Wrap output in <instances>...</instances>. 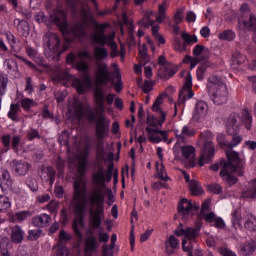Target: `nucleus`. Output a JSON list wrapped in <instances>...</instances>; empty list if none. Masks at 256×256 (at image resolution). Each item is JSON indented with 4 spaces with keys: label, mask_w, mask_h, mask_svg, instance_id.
Listing matches in <instances>:
<instances>
[{
    "label": "nucleus",
    "mask_w": 256,
    "mask_h": 256,
    "mask_svg": "<svg viewBox=\"0 0 256 256\" xmlns=\"http://www.w3.org/2000/svg\"><path fill=\"white\" fill-rule=\"evenodd\" d=\"M19 145H21V135L15 134L12 137L11 147L14 151H19Z\"/></svg>",
    "instance_id": "obj_55"
},
{
    "label": "nucleus",
    "mask_w": 256,
    "mask_h": 256,
    "mask_svg": "<svg viewBox=\"0 0 256 256\" xmlns=\"http://www.w3.org/2000/svg\"><path fill=\"white\" fill-rule=\"evenodd\" d=\"M59 241L60 243H67V241H70L71 239V234H68L67 232H65V230H61L59 232Z\"/></svg>",
    "instance_id": "obj_59"
},
{
    "label": "nucleus",
    "mask_w": 256,
    "mask_h": 256,
    "mask_svg": "<svg viewBox=\"0 0 256 256\" xmlns=\"http://www.w3.org/2000/svg\"><path fill=\"white\" fill-rule=\"evenodd\" d=\"M11 208V201L7 196H0V211H7Z\"/></svg>",
    "instance_id": "obj_48"
},
{
    "label": "nucleus",
    "mask_w": 256,
    "mask_h": 256,
    "mask_svg": "<svg viewBox=\"0 0 256 256\" xmlns=\"http://www.w3.org/2000/svg\"><path fill=\"white\" fill-rule=\"evenodd\" d=\"M102 249V256H113V249H115V246L104 244Z\"/></svg>",
    "instance_id": "obj_58"
},
{
    "label": "nucleus",
    "mask_w": 256,
    "mask_h": 256,
    "mask_svg": "<svg viewBox=\"0 0 256 256\" xmlns=\"http://www.w3.org/2000/svg\"><path fill=\"white\" fill-rule=\"evenodd\" d=\"M241 213H239V211H234V213L232 214V225L235 229H241Z\"/></svg>",
    "instance_id": "obj_42"
},
{
    "label": "nucleus",
    "mask_w": 256,
    "mask_h": 256,
    "mask_svg": "<svg viewBox=\"0 0 256 256\" xmlns=\"http://www.w3.org/2000/svg\"><path fill=\"white\" fill-rule=\"evenodd\" d=\"M21 111V106L19 104H11L10 110L8 112V117L12 121H15L16 123L19 122V116L18 113Z\"/></svg>",
    "instance_id": "obj_32"
},
{
    "label": "nucleus",
    "mask_w": 256,
    "mask_h": 256,
    "mask_svg": "<svg viewBox=\"0 0 256 256\" xmlns=\"http://www.w3.org/2000/svg\"><path fill=\"white\" fill-rule=\"evenodd\" d=\"M166 252L168 255L175 253L174 249H179V240L171 235L168 241L165 242Z\"/></svg>",
    "instance_id": "obj_30"
},
{
    "label": "nucleus",
    "mask_w": 256,
    "mask_h": 256,
    "mask_svg": "<svg viewBox=\"0 0 256 256\" xmlns=\"http://www.w3.org/2000/svg\"><path fill=\"white\" fill-rule=\"evenodd\" d=\"M140 63L145 66L149 63V55L147 54V46L145 44L139 46Z\"/></svg>",
    "instance_id": "obj_37"
},
{
    "label": "nucleus",
    "mask_w": 256,
    "mask_h": 256,
    "mask_svg": "<svg viewBox=\"0 0 256 256\" xmlns=\"http://www.w3.org/2000/svg\"><path fill=\"white\" fill-rule=\"evenodd\" d=\"M241 141H243V138H241V136H239L238 134H234L231 141L226 142V147H228L229 149H233V147H237V145H239Z\"/></svg>",
    "instance_id": "obj_45"
},
{
    "label": "nucleus",
    "mask_w": 256,
    "mask_h": 256,
    "mask_svg": "<svg viewBox=\"0 0 256 256\" xmlns=\"http://www.w3.org/2000/svg\"><path fill=\"white\" fill-rule=\"evenodd\" d=\"M93 182L99 187H105V170L99 168L96 173L93 174Z\"/></svg>",
    "instance_id": "obj_31"
},
{
    "label": "nucleus",
    "mask_w": 256,
    "mask_h": 256,
    "mask_svg": "<svg viewBox=\"0 0 256 256\" xmlns=\"http://www.w3.org/2000/svg\"><path fill=\"white\" fill-rule=\"evenodd\" d=\"M219 253L223 256H237V254H235L233 251L229 250V248L226 247L219 248Z\"/></svg>",
    "instance_id": "obj_63"
},
{
    "label": "nucleus",
    "mask_w": 256,
    "mask_h": 256,
    "mask_svg": "<svg viewBox=\"0 0 256 256\" xmlns=\"http://www.w3.org/2000/svg\"><path fill=\"white\" fill-rule=\"evenodd\" d=\"M207 113H209V106H207V103L198 101L193 112L194 121H202V119L207 117Z\"/></svg>",
    "instance_id": "obj_17"
},
{
    "label": "nucleus",
    "mask_w": 256,
    "mask_h": 256,
    "mask_svg": "<svg viewBox=\"0 0 256 256\" xmlns=\"http://www.w3.org/2000/svg\"><path fill=\"white\" fill-rule=\"evenodd\" d=\"M181 144L182 143H179L178 153H175L173 150L175 157H179V154L182 153L185 159H193V157H195V147L191 145L183 146Z\"/></svg>",
    "instance_id": "obj_22"
},
{
    "label": "nucleus",
    "mask_w": 256,
    "mask_h": 256,
    "mask_svg": "<svg viewBox=\"0 0 256 256\" xmlns=\"http://www.w3.org/2000/svg\"><path fill=\"white\" fill-rule=\"evenodd\" d=\"M51 224V216L49 214H40L32 218L34 227H49Z\"/></svg>",
    "instance_id": "obj_24"
},
{
    "label": "nucleus",
    "mask_w": 256,
    "mask_h": 256,
    "mask_svg": "<svg viewBox=\"0 0 256 256\" xmlns=\"http://www.w3.org/2000/svg\"><path fill=\"white\" fill-rule=\"evenodd\" d=\"M11 170L15 175H18V177H23L27 173H29L30 165L29 163L23 161V160H12L10 163Z\"/></svg>",
    "instance_id": "obj_16"
},
{
    "label": "nucleus",
    "mask_w": 256,
    "mask_h": 256,
    "mask_svg": "<svg viewBox=\"0 0 256 256\" xmlns=\"http://www.w3.org/2000/svg\"><path fill=\"white\" fill-rule=\"evenodd\" d=\"M115 32L108 33V36H103L102 34H96L94 36L95 41L97 42V45H108L111 49V57H117V43L115 42Z\"/></svg>",
    "instance_id": "obj_12"
},
{
    "label": "nucleus",
    "mask_w": 256,
    "mask_h": 256,
    "mask_svg": "<svg viewBox=\"0 0 256 256\" xmlns=\"http://www.w3.org/2000/svg\"><path fill=\"white\" fill-rule=\"evenodd\" d=\"M41 233H43V230L41 229H34L28 231V239L29 241H37L41 237Z\"/></svg>",
    "instance_id": "obj_49"
},
{
    "label": "nucleus",
    "mask_w": 256,
    "mask_h": 256,
    "mask_svg": "<svg viewBox=\"0 0 256 256\" xmlns=\"http://www.w3.org/2000/svg\"><path fill=\"white\" fill-rule=\"evenodd\" d=\"M47 209L48 211H50V213H56L57 209H59V202L57 201H51L48 205H47Z\"/></svg>",
    "instance_id": "obj_62"
},
{
    "label": "nucleus",
    "mask_w": 256,
    "mask_h": 256,
    "mask_svg": "<svg viewBox=\"0 0 256 256\" xmlns=\"http://www.w3.org/2000/svg\"><path fill=\"white\" fill-rule=\"evenodd\" d=\"M69 255V251L65 246H59L57 250V256H67Z\"/></svg>",
    "instance_id": "obj_64"
},
{
    "label": "nucleus",
    "mask_w": 256,
    "mask_h": 256,
    "mask_svg": "<svg viewBox=\"0 0 256 256\" xmlns=\"http://www.w3.org/2000/svg\"><path fill=\"white\" fill-rule=\"evenodd\" d=\"M242 120L241 116L238 113H232L226 123L227 133L229 135H235L237 133V129H239V125H241V121L244 123L246 129H251V123L253 121V117L247 110L242 111Z\"/></svg>",
    "instance_id": "obj_9"
},
{
    "label": "nucleus",
    "mask_w": 256,
    "mask_h": 256,
    "mask_svg": "<svg viewBox=\"0 0 256 256\" xmlns=\"http://www.w3.org/2000/svg\"><path fill=\"white\" fill-rule=\"evenodd\" d=\"M256 250V242L255 240H250L241 245L240 251L244 256H251L255 253Z\"/></svg>",
    "instance_id": "obj_27"
},
{
    "label": "nucleus",
    "mask_w": 256,
    "mask_h": 256,
    "mask_svg": "<svg viewBox=\"0 0 256 256\" xmlns=\"http://www.w3.org/2000/svg\"><path fill=\"white\" fill-rule=\"evenodd\" d=\"M72 145V149L69 146L67 147L69 163L77 165L78 173L74 181V197L71 203V208L76 215L72 227L78 241L81 242L83 241V234L81 233V229H83V215L89 209V202L91 204L89 212L90 223L94 229L101 227V223L105 219V208L103 207L105 194H103V190L99 186H96L90 191L89 197H87L85 194V179L83 178L87 169V150L81 147V138H78L77 135L72 138Z\"/></svg>",
    "instance_id": "obj_1"
},
{
    "label": "nucleus",
    "mask_w": 256,
    "mask_h": 256,
    "mask_svg": "<svg viewBox=\"0 0 256 256\" xmlns=\"http://www.w3.org/2000/svg\"><path fill=\"white\" fill-rule=\"evenodd\" d=\"M26 185L29 187L30 190L33 192L39 190V185L37 184V180H35L33 177H28L26 179Z\"/></svg>",
    "instance_id": "obj_53"
},
{
    "label": "nucleus",
    "mask_w": 256,
    "mask_h": 256,
    "mask_svg": "<svg viewBox=\"0 0 256 256\" xmlns=\"http://www.w3.org/2000/svg\"><path fill=\"white\" fill-rule=\"evenodd\" d=\"M109 57L107 48L96 46L94 48V59L96 61V69L94 71L95 81L98 85H107L111 81V72H109V66L107 63H101Z\"/></svg>",
    "instance_id": "obj_5"
},
{
    "label": "nucleus",
    "mask_w": 256,
    "mask_h": 256,
    "mask_svg": "<svg viewBox=\"0 0 256 256\" xmlns=\"http://www.w3.org/2000/svg\"><path fill=\"white\" fill-rule=\"evenodd\" d=\"M34 105H35V100L31 98H23L21 100V107L22 109H24V111H29V109H31V107H33Z\"/></svg>",
    "instance_id": "obj_50"
},
{
    "label": "nucleus",
    "mask_w": 256,
    "mask_h": 256,
    "mask_svg": "<svg viewBox=\"0 0 256 256\" xmlns=\"http://www.w3.org/2000/svg\"><path fill=\"white\" fill-rule=\"evenodd\" d=\"M146 131L148 132V139L152 143H161L163 139L167 141V132L163 130H157L153 128H146ZM162 137V138H161Z\"/></svg>",
    "instance_id": "obj_20"
},
{
    "label": "nucleus",
    "mask_w": 256,
    "mask_h": 256,
    "mask_svg": "<svg viewBox=\"0 0 256 256\" xmlns=\"http://www.w3.org/2000/svg\"><path fill=\"white\" fill-rule=\"evenodd\" d=\"M25 89L24 91L28 94V95H32L33 91H35V88L33 87V79L31 77H26L25 79Z\"/></svg>",
    "instance_id": "obj_51"
},
{
    "label": "nucleus",
    "mask_w": 256,
    "mask_h": 256,
    "mask_svg": "<svg viewBox=\"0 0 256 256\" xmlns=\"http://www.w3.org/2000/svg\"><path fill=\"white\" fill-rule=\"evenodd\" d=\"M207 89L209 97L214 105H223L227 103V99H229V91L221 77L216 75L210 76L207 83Z\"/></svg>",
    "instance_id": "obj_6"
},
{
    "label": "nucleus",
    "mask_w": 256,
    "mask_h": 256,
    "mask_svg": "<svg viewBox=\"0 0 256 256\" xmlns=\"http://www.w3.org/2000/svg\"><path fill=\"white\" fill-rule=\"evenodd\" d=\"M31 216V212L29 211H23V212H18L14 215V219L16 221H25V219H27V217H30Z\"/></svg>",
    "instance_id": "obj_57"
},
{
    "label": "nucleus",
    "mask_w": 256,
    "mask_h": 256,
    "mask_svg": "<svg viewBox=\"0 0 256 256\" xmlns=\"http://www.w3.org/2000/svg\"><path fill=\"white\" fill-rule=\"evenodd\" d=\"M25 239V231L19 226L16 225L11 228V242L18 245L19 243H23Z\"/></svg>",
    "instance_id": "obj_23"
},
{
    "label": "nucleus",
    "mask_w": 256,
    "mask_h": 256,
    "mask_svg": "<svg viewBox=\"0 0 256 256\" xmlns=\"http://www.w3.org/2000/svg\"><path fill=\"white\" fill-rule=\"evenodd\" d=\"M246 59L247 58L245 57V55L241 54V52H235L232 55L233 65H243V63H245Z\"/></svg>",
    "instance_id": "obj_41"
},
{
    "label": "nucleus",
    "mask_w": 256,
    "mask_h": 256,
    "mask_svg": "<svg viewBox=\"0 0 256 256\" xmlns=\"http://www.w3.org/2000/svg\"><path fill=\"white\" fill-rule=\"evenodd\" d=\"M26 138L28 141H33L35 139H41V135L39 134V131L35 128H30L26 133Z\"/></svg>",
    "instance_id": "obj_47"
},
{
    "label": "nucleus",
    "mask_w": 256,
    "mask_h": 256,
    "mask_svg": "<svg viewBox=\"0 0 256 256\" xmlns=\"http://www.w3.org/2000/svg\"><path fill=\"white\" fill-rule=\"evenodd\" d=\"M9 79L7 76L1 75L0 76V95H5L7 93V83Z\"/></svg>",
    "instance_id": "obj_52"
},
{
    "label": "nucleus",
    "mask_w": 256,
    "mask_h": 256,
    "mask_svg": "<svg viewBox=\"0 0 256 256\" xmlns=\"http://www.w3.org/2000/svg\"><path fill=\"white\" fill-rule=\"evenodd\" d=\"M109 133V123L105 121V116L100 115L96 122V135L98 139H105Z\"/></svg>",
    "instance_id": "obj_18"
},
{
    "label": "nucleus",
    "mask_w": 256,
    "mask_h": 256,
    "mask_svg": "<svg viewBox=\"0 0 256 256\" xmlns=\"http://www.w3.org/2000/svg\"><path fill=\"white\" fill-rule=\"evenodd\" d=\"M43 41L44 53L49 59H56V57H59V55H61L63 51H67V47H64L63 51L59 49V46L61 45V40L59 39V36L53 32L46 33Z\"/></svg>",
    "instance_id": "obj_8"
},
{
    "label": "nucleus",
    "mask_w": 256,
    "mask_h": 256,
    "mask_svg": "<svg viewBox=\"0 0 256 256\" xmlns=\"http://www.w3.org/2000/svg\"><path fill=\"white\" fill-rule=\"evenodd\" d=\"M205 221L208 223H214L216 229H225V221L221 217H216L214 212H209L204 215Z\"/></svg>",
    "instance_id": "obj_25"
},
{
    "label": "nucleus",
    "mask_w": 256,
    "mask_h": 256,
    "mask_svg": "<svg viewBox=\"0 0 256 256\" xmlns=\"http://www.w3.org/2000/svg\"><path fill=\"white\" fill-rule=\"evenodd\" d=\"M193 55L194 57H200L201 55V61H207L209 59V49L205 48V46L197 44L193 49Z\"/></svg>",
    "instance_id": "obj_29"
},
{
    "label": "nucleus",
    "mask_w": 256,
    "mask_h": 256,
    "mask_svg": "<svg viewBox=\"0 0 256 256\" xmlns=\"http://www.w3.org/2000/svg\"><path fill=\"white\" fill-rule=\"evenodd\" d=\"M244 227L245 229H248V231H256V217L252 214H248L246 216Z\"/></svg>",
    "instance_id": "obj_36"
},
{
    "label": "nucleus",
    "mask_w": 256,
    "mask_h": 256,
    "mask_svg": "<svg viewBox=\"0 0 256 256\" xmlns=\"http://www.w3.org/2000/svg\"><path fill=\"white\" fill-rule=\"evenodd\" d=\"M46 175H48V179H50V183L55 181V168L48 166L46 169Z\"/></svg>",
    "instance_id": "obj_61"
},
{
    "label": "nucleus",
    "mask_w": 256,
    "mask_h": 256,
    "mask_svg": "<svg viewBox=\"0 0 256 256\" xmlns=\"http://www.w3.org/2000/svg\"><path fill=\"white\" fill-rule=\"evenodd\" d=\"M162 104H163V97L158 96L152 106V111H154V113H158L159 120L157 121V119H155V116H151V115L147 116V123L151 127H157V129H159V127H163V124L167 119V113H165L161 108Z\"/></svg>",
    "instance_id": "obj_11"
},
{
    "label": "nucleus",
    "mask_w": 256,
    "mask_h": 256,
    "mask_svg": "<svg viewBox=\"0 0 256 256\" xmlns=\"http://www.w3.org/2000/svg\"><path fill=\"white\" fill-rule=\"evenodd\" d=\"M200 142L203 145L200 158L198 160L199 166L203 167L205 163H211V159L215 157V145L213 144V133L204 131L200 135Z\"/></svg>",
    "instance_id": "obj_7"
},
{
    "label": "nucleus",
    "mask_w": 256,
    "mask_h": 256,
    "mask_svg": "<svg viewBox=\"0 0 256 256\" xmlns=\"http://www.w3.org/2000/svg\"><path fill=\"white\" fill-rule=\"evenodd\" d=\"M156 171H157V177L161 181H169V176L165 171V165H163V163H159V162L156 163Z\"/></svg>",
    "instance_id": "obj_35"
},
{
    "label": "nucleus",
    "mask_w": 256,
    "mask_h": 256,
    "mask_svg": "<svg viewBox=\"0 0 256 256\" xmlns=\"http://www.w3.org/2000/svg\"><path fill=\"white\" fill-rule=\"evenodd\" d=\"M167 3L164 2L163 4H160L158 7V16L156 17L157 23H163L165 19H167Z\"/></svg>",
    "instance_id": "obj_34"
},
{
    "label": "nucleus",
    "mask_w": 256,
    "mask_h": 256,
    "mask_svg": "<svg viewBox=\"0 0 256 256\" xmlns=\"http://www.w3.org/2000/svg\"><path fill=\"white\" fill-rule=\"evenodd\" d=\"M181 37L184 43L181 42V39L177 37L174 38V42H173V47L175 51H177L178 53H183V51H187V45H193V43H197V41H199L197 39V36L195 35L191 36L187 32H182Z\"/></svg>",
    "instance_id": "obj_13"
},
{
    "label": "nucleus",
    "mask_w": 256,
    "mask_h": 256,
    "mask_svg": "<svg viewBox=\"0 0 256 256\" xmlns=\"http://www.w3.org/2000/svg\"><path fill=\"white\" fill-rule=\"evenodd\" d=\"M26 53L30 59H33V61H37V59H39V52L31 46L26 47Z\"/></svg>",
    "instance_id": "obj_54"
},
{
    "label": "nucleus",
    "mask_w": 256,
    "mask_h": 256,
    "mask_svg": "<svg viewBox=\"0 0 256 256\" xmlns=\"http://www.w3.org/2000/svg\"><path fill=\"white\" fill-rule=\"evenodd\" d=\"M189 189L192 195L197 196L201 195L203 189L201 188V185H199V182L192 180L189 183Z\"/></svg>",
    "instance_id": "obj_40"
},
{
    "label": "nucleus",
    "mask_w": 256,
    "mask_h": 256,
    "mask_svg": "<svg viewBox=\"0 0 256 256\" xmlns=\"http://www.w3.org/2000/svg\"><path fill=\"white\" fill-rule=\"evenodd\" d=\"M139 25H141V27H146V28L154 27L155 20L151 18H148V20L143 18L142 20L139 21Z\"/></svg>",
    "instance_id": "obj_60"
},
{
    "label": "nucleus",
    "mask_w": 256,
    "mask_h": 256,
    "mask_svg": "<svg viewBox=\"0 0 256 256\" xmlns=\"http://www.w3.org/2000/svg\"><path fill=\"white\" fill-rule=\"evenodd\" d=\"M58 142L64 147H69V132L65 130L62 131V133L58 137Z\"/></svg>",
    "instance_id": "obj_46"
},
{
    "label": "nucleus",
    "mask_w": 256,
    "mask_h": 256,
    "mask_svg": "<svg viewBox=\"0 0 256 256\" xmlns=\"http://www.w3.org/2000/svg\"><path fill=\"white\" fill-rule=\"evenodd\" d=\"M13 185V180L11 179V173H9V170L2 169L1 175H0V188L2 191H9L11 189V186Z\"/></svg>",
    "instance_id": "obj_21"
},
{
    "label": "nucleus",
    "mask_w": 256,
    "mask_h": 256,
    "mask_svg": "<svg viewBox=\"0 0 256 256\" xmlns=\"http://www.w3.org/2000/svg\"><path fill=\"white\" fill-rule=\"evenodd\" d=\"M174 133L176 135L177 142L173 147V151L174 153H179V143H187L189 137H193L196 132L192 127L185 125L182 127L181 131L176 129L174 130Z\"/></svg>",
    "instance_id": "obj_14"
},
{
    "label": "nucleus",
    "mask_w": 256,
    "mask_h": 256,
    "mask_svg": "<svg viewBox=\"0 0 256 256\" xmlns=\"http://www.w3.org/2000/svg\"><path fill=\"white\" fill-rule=\"evenodd\" d=\"M219 39L222 41H233L235 39V33L231 30H225L218 35Z\"/></svg>",
    "instance_id": "obj_43"
},
{
    "label": "nucleus",
    "mask_w": 256,
    "mask_h": 256,
    "mask_svg": "<svg viewBox=\"0 0 256 256\" xmlns=\"http://www.w3.org/2000/svg\"><path fill=\"white\" fill-rule=\"evenodd\" d=\"M107 27H109L108 23L100 24L98 26V29L90 37L92 43H95L97 45V40H95L96 35H101L102 34L103 37H109V34H105V29H107Z\"/></svg>",
    "instance_id": "obj_33"
},
{
    "label": "nucleus",
    "mask_w": 256,
    "mask_h": 256,
    "mask_svg": "<svg viewBox=\"0 0 256 256\" xmlns=\"http://www.w3.org/2000/svg\"><path fill=\"white\" fill-rule=\"evenodd\" d=\"M208 191H210V193H214L215 195H219L221 193H223V187H221L220 184H211L208 186Z\"/></svg>",
    "instance_id": "obj_56"
},
{
    "label": "nucleus",
    "mask_w": 256,
    "mask_h": 256,
    "mask_svg": "<svg viewBox=\"0 0 256 256\" xmlns=\"http://www.w3.org/2000/svg\"><path fill=\"white\" fill-rule=\"evenodd\" d=\"M85 59H91V54L87 51H80L77 54L71 52L66 57L67 65H71L73 69L84 74L82 80L74 79L73 81V87H75L76 91L80 94L85 93V91L93 87V80H91V77H89V73L87 72L89 71V65H87Z\"/></svg>",
    "instance_id": "obj_2"
},
{
    "label": "nucleus",
    "mask_w": 256,
    "mask_h": 256,
    "mask_svg": "<svg viewBox=\"0 0 256 256\" xmlns=\"http://www.w3.org/2000/svg\"><path fill=\"white\" fill-rule=\"evenodd\" d=\"M193 77L191 76V73H188L185 79V83L183 88L180 91L179 97H178V105H183L187 99H191L193 95Z\"/></svg>",
    "instance_id": "obj_15"
},
{
    "label": "nucleus",
    "mask_w": 256,
    "mask_h": 256,
    "mask_svg": "<svg viewBox=\"0 0 256 256\" xmlns=\"http://www.w3.org/2000/svg\"><path fill=\"white\" fill-rule=\"evenodd\" d=\"M0 255L1 256H10L9 253V239L4 237L0 240Z\"/></svg>",
    "instance_id": "obj_38"
},
{
    "label": "nucleus",
    "mask_w": 256,
    "mask_h": 256,
    "mask_svg": "<svg viewBox=\"0 0 256 256\" xmlns=\"http://www.w3.org/2000/svg\"><path fill=\"white\" fill-rule=\"evenodd\" d=\"M228 161H222V170L220 171V177L227 183V185H235L237 183V177L231 173H236L239 177H243L245 173V161L239 157V153L234 151L233 148H229L226 151Z\"/></svg>",
    "instance_id": "obj_3"
},
{
    "label": "nucleus",
    "mask_w": 256,
    "mask_h": 256,
    "mask_svg": "<svg viewBox=\"0 0 256 256\" xmlns=\"http://www.w3.org/2000/svg\"><path fill=\"white\" fill-rule=\"evenodd\" d=\"M244 28L245 29H250L251 31H255L256 29V17L253 14H250L249 21H244L243 22Z\"/></svg>",
    "instance_id": "obj_44"
},
{
    "label": "nucleus",
    "mask_w": 256,
    "mask_h": 256,
    "mask_svg": "<svg viewBox=\"0 0 256 256\" xmlns=\"http://www.w3.org/2000/svg\"><path fill=\"white\" fill-rule=\"evenodd\" d=\"M193 209H199L198 206H194L191 201L184 198L178 204V213L183 217V219H187L189 213L193 211Z\"/></svg>",
    "instance_id": "obj_19"
},
{
    "label": "nucleus",
    "mask_w": 256,
    "mask_h": 256,
    "mask_svg": "<svg viewBox=\"0 0 256 256\" xmlns=\"http://www.w3.org/2000/svg\"><path fill=\"white\" fill-rule=\"evenodd\" d=\"M14 25H17V30L23 37H29V34L31 33V28L29 27V22L25 20H14Z\"/></svg>",
    "instance_id": "obj_26"
},
{
    "label": "nucleus",
    "mask_w": 256,
    "mask_h": 256,
    "mask_svg": "<svg viewBox=\"0 0 256 256\" xmlns=\"http://www.w3.org/2000/svg\"><path fill=\"white\" fill-rule=\"evenodd\" d=\"M199 233H200L199 228L188 227L185 229V237H187L189 241H193L197 239V237L199 236Z\"/></svg>",
    "instance_id": "obj_39"
},
{
    "label": "nucleus",
    "mask_w": 256,
    "mask_h": 256,
    "mask_svg": "<svg viewBox=\"0 0 256 256\" xmlns=\"http://www.w3.org/2000/svg\"><path fill=\"white\" fill-rule=\"evenodd\" d=\"M73 117L78 121V123H80L83 117H85V106L83 105V103L75 101Z\"/></svg>",
    "instance_id": "obj_28"
},
{
    "label": "nucleus",
    "mask_w": 256,
    "mask_h": 256,
    "mask_svg": "<svg viewBox=\"0 0 256 256\" xmlns=\"http://www.w3.org/2000/svg\"><path fill=\"white\" fill-rule=\"evenodd\" d=\"M50 21L54 23V25H57L64 35H73V37L80 39V41H83V39L87 37L85 21L69 27V24H67V14L61 10H56L50 14Z\"/></svg>",
    "instance_id": "obj_4"
},
{
    "label": "nucleus",
    "mask_w": 256,
    "mask_h": 256,
    "mask_svg": "<svg viewBox=\"0 0 256 256\" xmlns=\"http://www.w3.org/2000/svg\"><path fill=\"white\" fill-rule=\"evenodd\" d=\"M94 101L97 105L95 110H93L91 107H88L86 111V117L89 123L95 122V119H97V111L98 113H103L105 111V92L103 91V88L96 87L94 92Z\"/></svg>",
    "instance_id": "obj_10"
}]
</instances>
